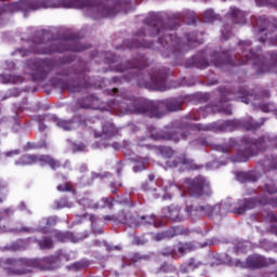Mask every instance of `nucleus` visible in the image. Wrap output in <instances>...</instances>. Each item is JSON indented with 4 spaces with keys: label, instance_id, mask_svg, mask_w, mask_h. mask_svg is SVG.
<instances>
[{
    "label": "nucleus",
    "instance_id": "nucleus-1",
    "mask_svg": "<svg viewBox=\"0 0 277 277\" xmlns=\"http://www.w3.org/2000/svg\"><path fill=\"white\" fill-rule=\"evenodd\" d=\"M146 28H140L132 40H124L123 45L127 49H155V43L146 41L147 36L149 38L158 37V44H160L159 52L162 57H174L179 60L183 55V49H196L198 44V38L195 32L185 34L186 43H183L181 38L172 34L174 29L179 27L176 23L169 21L163 22V17L157 13H149L148 16L143 21Z\"/></svg>",
    "mask_w": 277,
    "mask_h": 277
},
{
    "label": "nucleus",
    "instance_id": "nucleus-2",
    "mask_svg": "<svg viewBox=\"0 0 277 277\" xmlns=\"http://www.w3.org/2000/svg\"><path fill=\"white\" fill-rule=\"evenodd\" d=\"M252 41H240L239 49L241 54H235L234 58L227 53H214L213 64L215 68H224L233 66H246V64H252L255 75H265V72H275L277 75V53H268L269 63L265 56H261L259 52H253Z\"/></svg>",
    "mask_w": 277,
    "mask_h": 277
},
{
    "label": "nucleus",
    "instance_id": "nucleus-3",
    "mask_svg": "<svg viewBox=\"0 0 277 277\" xmlns=\"http://www.w3.org/2000/svg\"><path fill=\"white\" fill-rule=\"evenodd\" d=\"M32 47L26 50L25 55L35 53V55H53V53H65V51H72L74 53H81L90 49V45L82 44L76 35H68L60 39H52L51 32H37L32 38Z\"/></svg>",
    "mask_w": 277,
    "mask_h": 277
},
{
    "label": "nucleus",
    "instance_id": "nucleus-4",
    "mask_svg": "<svg viewBox=\"0 0 277 277\" xmlns=\"http://www.w3.org/2000/svg\"><path fill=\"white\" fill-rule=\"evenodd\" d=\"M26 3H29V10H41V8L85 10V8H94L104 18H114L117 14L113 0H27Z\"/></svg>",
    "mask_w": 277,
    "mask_h": 277
},
{
    "label": "nucleus",
    "instance_id": "nucleus-5",
    "mask_svg": "<svg viewBox=\"0 0 277 277\" xmlns=\"http://www.w3.org/2000/svg\"><path fill=\"white\" fill-rule=\"evenodd\" d=\"M90 67L83 62H79L70 67H61L55 71L56 77L51 79L54 88L61 90H67L68 92H81V90H88L92 88L90 82ZM61 77V78H57Z\"/></svg>",
    "mask_w": 277,
    "mask_h": 277
},
{
    "label": "nucleus",
    "instance_id": "nucleus-6",
    "mask_svg": "<svg viewBox=\"0 0 277 277\" xmlns=\"http://www.w3.org/2000/svg\"><path fill=\"white\" fill-rule=\"evenodd\" d=\"M148 66V61L145 56H140L134 61V63H129L126 67L117 68L119 72H124V70H133L130 72L128 78L123 77L126 81H131V79L137 78V84L140 88H147L148 90H157L158 92H166L168 90V75H170L169 68L155 69L148 75L149 80L142 79V74L135 75V70L141 72Z\"/></svg>",
    "mask_w": 277,
    "mask_h": 277
},
{
    "label": "nucleus",
    "instance_id": "nucleus-7",
    "mask_svg": "<svg viewBox=\"0 0 277 277\" xmlns=\"http://www.w3.org/2000/svg\"><path fill=\"white\" fill-rule=\"evenodd\" d=\"M108 106L113 111L118 114H140L148 116V118H163L166 114L159 110V106L154 102L135 97L129 93L108 102Z\"/></svg>",
    "mask_w": 277,
    "mask_h": 277
},
{
    "label": "nucleus",
    "instance_id": "nucleus-8",
    "mask_svg": "<svg viewBox=\"0 0 277 277\" xmlns=\"http://www.w3.org/2000/svg\"><path fill=\"white\" fill-rule=\"evenodd\" d=\"M265 137L261 136L259 138H251L243 136L240 141V146L237 154L234 157V161L238 163H246L250 161L251 157H254L259 150H265Z\"/></svg>",
    "mask_w": 277,
    "mask_h": 277
},
{
    "label": "nucleus",
    "instance_id": "nucleus-9",
    "mask_svg": "<svg viewBox=\"0 0 277 277\" xmlns=\"http://www.w3.org/2000/svg\"><path fill=\"white\" fill-rule=\"evenodd\" d=\"M55 61L51 58H35L29 61V68L31 70L30 77L32 81H44L53 70H55Z\"/></svg>",
    "mask_w": 277,
    "mask_h": 277
},
{
    "label": "nucleus",
    "instance_id": "nucleus-10",
    "mask_svg": "<svg viewBox=\"0 0 277 277\" xmlns=\"http://www.w3.org/2000/svg\"><path fill=\"white\" fill-rule=\"evenodd\" d=\"M252 25L258 29L259 34H264L265 37L260 38V42L263 44H276L277 41V27L272 25L269 19L265 16H260L255 21L252 19Z\"/></svg>",
    "mask_w": 277,
    "mask_h": 277
},
{
    "label": "nucleus",
    "instance_id": "nucleus-11",
    "mask_svg": "<svg viewBox=\"0 0 277 277\" xmlns=\"http://www.w3.org/2000/svg\"><path fill=\"white\" fill-rule=\"evenodd\" d=\"M239 207L234 210V213L237 215H243L246 211H250V209H254L256 205H262V207H271L277 208V197L276 198H267L266 196L255 197V198H245L238 201Z\"/></svg>",
    "mask_w": 277,
    "mask_h": 277
},
{
    "label": "nucleus",
    "instance_id": "nucleus-12",
    "mask_svg": "<svg viewBox=\"0 0 277 277\" xmlns=\"http://www.w3.org/2000/svg\"><path fill=\"white\" fill-rule=\"evenodd\" d=\"M250 97L252 94L246 90V88H240L238 91H233L230 89L221 88L220 89V103H228V101H240L248 105L250 103Z\"/></svg>",
    "mask_w": 277,
    "mask_h": 277
},
{
    "label": "nucleus",
    "instance_id": "nucleus-13",
    "mask_svg": "<svg viewBox=\"0 0 277 277\" xmlns=\"http://www.w3.org/2000/svg\"><path fill=\"white\" fill-rule=\"evenodd\" d=\"M189 196L193 198H200V196H208L209 194V182L203 176H196L194 179H187L185 181Z\"/></svg>",
    "mask_w": 277,
    "mask_h": 277
},
{
    "label": "nucleus",
    "instance_id": "nucleus-14",
    "mask_svg": "<svg viewBox=\"0 0 277 277\" xmlns=\"http://www.w3.org/2000/svg\"><path fill=\"white\" fill-rule=\"evenodd\" d=\"M53 237L60 243H66V241H71V243H79V241H83V239H88L90 235L88 234V232L78 233L77 235H75L72 232H60L55 229L53 232Z\"/></svg>",
    "mask_w": 277,
    "mask_h": 277
},
{
    "label": "nucleus",
    "instance_id": "nucleus-15",
    "mask_svg": "<svg viewBox=\"0 0 277 277\" xmlns=\"http://www.w3.org/2000/svg\"><path fill=\"white\" fill-rule=\"evenodd\" d=\"M167 166H169V168L183 166L186 170H198V166H196L193 159L187 158L185 154L176 156L172 161H167Z\"/></svg>",
    "mask_w": 277,
    "mask_h": 277
},
{
    "label": "nucleus",
    "instance_id": "nucleus-16",
    "mask_svg": "<svg viewBox=\"0 0 277 277\" xmlns=\"http://www.w3.org/2000/svg\"><path fill=\"white\" fill-rule=\"evenodd\" d=\"M119 224H124L126 226H130V228H137V226H140V221L133 212L123 210L119 214Z\"/></svg>",
    "mask_w": 277,
    "mask_h": 277
},
{
    "label": "nucleus",
    "instance_id": "nucleus-17",
    "mask_svg": "<svg viewBox=\"0 0 277 277\" xmlns=\"http://www.w3.org/2000/svg\"><path fill=\"white\" fill-rule=\"evenodd\" d=\"M266 119H260V121H254L252 117H246L239 121V124L245 129V131H256L265 124Z\"/></svg>",
    "mask_w": 277,
    "mask_h": 277
},
{
    "label": "nucleus",
    "instance_id": "nucleus-18",
    "mask_svg": "<svg viewBox=\"0 0 277 277\" xmlns=\"http://www.w3.org/2000/svg\"><path fill=\"white\" fill-rule=\"evenodd\" d=\"M176 235H183V227H172L171 229L157 233L154 239L155 241H163V239H172V237H176Z\"/></svg>",
    "mask_w": 277,
    "mask_h": 277
},
{
    "label": "nucleus",
    "instance_id": "nucleus-19",
    "mask_svg": "<svg viewBox=\"0 0 277 277\" xmlns=\"http://www.w3.org/2000/svg\"><path fill=\"white\" fill-rule=\"evenodd\" d=\"M227 16L228 18H230L234 25H243L246 23V13H243V11L237 9L236 6H232L229 9Z\"/></svg>",
    "mask_w": 277,
    "mask_h": 277
},
{
    "label": "nucleus",
    "instance_id": "nucleus-20",
    "mask_svg": "<svg viewBox=\"0 0 277 277\" xmlns=\"http://www.w3.org/2000/svg\"><path fill=\"white\" fill-rule=\"evenodd\" d=\"M115 135H118V129L114 123H105L102 127V133L95 132V137H104V140H111Z\"/></svg>",
    "mask_w": 277,
    "mask_h": 277
},
{
    "label": "nucleus",
    "instance_id": "nucleus-21",
    "mask_svg": "<svg viewBox=\"0 0 277 277\" xmlns=\"http://www.w3.org/2000/svg\"><path fill=\"white\" fill-rule=\"evenodd\" d=\"M247 265L248 267H251V269H261V267H267L268 262L267 259L259 255H250L247 259Z\"/></svg>",
    "mask_w": 277,
    "mask_h": 277
},
{
    "label": "nucleus",
    "instance_id": "nucleus-22",
    "mask_svg": "<svg viewBox=\"0 0 277 277\" xmlns=\"http://www.w3.org/2000/svg\"><path fill=\"white\" fill-rule=\"evenodd\" d=\"M39 163H41V166H49L51 170H58V168H62V161L50 155L39 156Z\"/></svg>",
    "mask_w": 277,
    "mask_h": 277
},
{
    "label": "nucleus",
    "instance_id": "nucleus-23",
    "mask_svg": "<svg viewBox=\"0 0 277 277\" xmlns=\"http://www.w3.org/2000/svg\"><path fill=\"white\" fill-rule=\"evenodd\" d=\"M164 217L171 222H181V208L177 206H170L163 209Z\"/></svg>",
    "mask_w": 277,
    "mask_h": 277
},
{
    "label": "nucleus",
    "instance_id": "nucleus-24",
    "mask_svg": "<svg viewBox=\"0 0 277 277\" xmlns=\"http://www.w3.org/2000/svg\"><path fill=\"white\" fill-rule=\"evenodd\" d=\"M34 163H40V156L38 155H23L18 160H15V166H34Z\"/></svg>",
    "mask_w": 277,
    "mask_h": 277
},
{
    "label": "nucleus",
    "instance_id": "nucleus-25",
    "mask_svg": "<svg viewBox=\"0 0 277 277\" xmlns=\"http://www.w3.org/2000/svg\"><path fill=\"white\" fill-rule=\"evenodd\" d=\"M42 263H43V269L51 272L60 267L61 261L58 255H51L48 258H43Z\"/></svg>",
    "mask_w": 277,
    "mask_h": 277
},
{
    "label": "nucleus",
    "instance_id": "nucleus-26",
    "mask_svg": "<svg viewBox=\"0 0 277 277\" xmlns=\"http://www.w3.org/2000/svg\"><path fill=\"white\" fill-rule=\"evenodd\" d=\"M55 224H57L56 216L43 217L39 222L38 229L40 230V233L47 234V233H49V228H51V226H55Z\"/></svg>",
    "mask_w": 277,
    "mask_h": 277
},
{
    "label": "nucleus",
    "instance_id": "nucleus-27",
    "mask_svg": "<svg viewBox=\"0 0 277 277\" xmlns=\"http://www.w3.org/2000/svg\"><path fill=\"white\" fill-rule=\"evenodd\" d=\"M98 97L94 95H89L87 97L78 100V105L82 109H94V106L96 105V103H98Z\"/></svg>",
    "mask_w": 277,
    "mask_h": 277
},
{
    "label": "nucleus",
    "instance_id": "nucleus-28",
    "mask_svg": "<svg viewBox=\"0 0 277 277\" xmlns=\"http://www.w3.org/2000/svg\"><path fill=\"white\" fill-rule=\"evenodd\" d=\"M214 129L215 131L221 132L236 131V129H239V123L235 120H226L223 121L221 124L215 126Z\"/></svg>",
    "mask_w": 277,
    "mask_h": 277
},
{
    "label": "nucleus",
    "instance_id": "nucleus-29",
    "mask_svg": "<svg viewBox=\"0 0 277 277\" xmlns=\"http://www.w3.org/2000/svg\"><path fill=\"white\" fill-rule=\"evenodd\" d=\"M22 263L26 268L18 271L17 274L19 275L31 274V272H34V268L40 267V261L38 260H23Z\"/></svg>",
    "mask_w": 277,
    "mask_h": 277
},
{
    "label": "nucleus",
    "instance_id": "nucleus-30",
    "mask_svg": "<svg viewBox=\"0 0 277 277\" xmlns=\"http://www.w3.org/2000/svg\"><path fill=\"white\" fill-rule=\"evenodd\" d=\"M205 54V52H200L199 55H195L192 58L193 65L192 68H199L200 70L208 68L209 66V61H207V58H205V56H202Z\"/></svg>",
    "mask_w": 277,
    "mask_h": 277
},
{
    "label": "nucleus",
    "instance_id": "nucleus-31",
    "mask_svg": "<svg viewBox=\"0 0 277 277\" xmlns=\"http://www.w3.org/2000/svg\"><path fill=\"white\" fill-rule=\"evenodd\" d=\"M153 140H167L168 142H174V144H179L180 137L179 133L176 132H167L163 134H153L151 135Z\"/></svg>",
    "mask_w": 277,
    "mask_h": 277
},
{
    "label": "nucleus",
    "instance_id": "nucleus-32",
    "mask_svg": "<svg viewBox=\"0 0 277 277\" xmlns=\"http://www.w3.org/2000/svg\"><path fill=\"white\" fill-rule=\"evenodd\" d=\"M85 267H90V261L79 260L78 262L68 265L67 269H69V272H81L82 269H85Z\"/></svg>",
    "mask_w": 277,
    "mask_h": 277
},
{
    "label": "nucleus",
    "instance_id": "nucleus-33",
    "mask_svg": "<svg viewBox=\"0 0 277 277\" xmlns=\"http://www.w3.org/2000/svg\"><path fill=\"white\" fill-rule=\"evenodd\" d=\"M63 184H58L56 189L57 192H71V194H75L77 190H75V184L72 182L68 181V177L63 176Z\"/></svg>",
    "mask_w": 277,
    "mask_h": 277
},
{
    "label": "nucleus",
    "instance_id": "nucleus-34",
    "mask_svg": "<svg viewBox=\"0 0 277 277\" xmlns=\"http://www.w3.org/2000/svg\"><path fill=\"white\" fill-rule=\"evenodd\" d=\"M164 105H166L167 111H181L183 109L181 102H179V100L176 98L167 100L164 102Z\"/></svg>",
    "mask_w": 277,
    "mask_h": 277
},
{
    "label": "nucleus",
    "instance_id": "nucleus-35",
    "mask_svg": "<svg viewBox=\"0 0 277 277\" xmlns=\"http://www.w3.org/2000/svg\"><path fill=\"white\" fill-rule=\"evenodd\" d=\"M93 209H111L114 207V200L109 197L102 198L98 202L94 203Z\"/></svg>",
    "mask_w": 277,
    "mask_h": 277
},
{
    "label": "nucleus",
    "instance_id": "nucleus-36",
    "mask_svg": "<svg viewBox=\"0 0 277 277\" xmlns=\"http://www.w3.org/2000/svg\"><path fill=\"white\" fill-rule=\"evenodd\" d=\"M37 243L40 250H51L54 247L53 238L49 236L43 237L41 240H37Z\"/></svg>",
    "mask_w": 277,
    "mask_h": 277
},
{
    "label": "nucleus",
    "instance_id": "nucleus-37",
    "mask_svg": "<svg viewBox=\"0 0 277 277\" xmlns=\"http://www.w3.org/2000/svg\"><path fill=\"white\" fill-rule=\"evenodd\" d=\"M196 250V246L193 242H180L177 251L181 253L182 256L187 254V252H194Z\"/></svg>",
    "mask_w": 277,
    "mask_h": 277
},
{
    "label": "nucleus",
    "instance_id": "nucleus-38",
    "mask_svg": "<svg viewBox=\"0 0 277 277\" xmlns=\"http://www.w3.org/2000/svg\"><path fill=\"white\" fill-rule=\"evenodd\" d=\"M187 213H192L193 211H199V213H206L209 215V213H213V207L207 205V206H200L198 208H194V206H188L186 208Z\"/></svg>",
    "mask_w": 277,
    "mask_h": 277
},
{
    "label": "nucleus",
    "instance_id": "nucleus-39",
    "mask_svg": "<svg viewBox=\"0 0 277 277\" xmlns=\"http://www.w3.org/2000/svg\"><path fill=\"white\" fill-rule=\"evenodd\" d=\"M57 127H60V129H64V131H72V129H75V120L69 119V120H64V119H60L56 121Z\"/></svg>",
    "mask_w": 277,
    "mask_h": 277
},
{
    "label": "nucleus",
    "instance_id": "nucleus-40",
    "mask_svg": "<svg viewBox=\"0 0 277 277\" xmlns=\"http://www.w3.org/2000/svg\"><path fill=\"white\" fill-rule=\"evenodd\" d=\"M174 272H176V267L168 262H163L158 267V274H172Z\"/></svg>",
    "mask_w": 277,
    "mask_h": 277
},
{
    "label": "nucleus",
    "instance_id": "nucleus-41",
    "mask_svg": "<svg viewBox=\"0 0 277 277\" xmlns=\"http://www.w3.org/2000/svg\"><path fill=\"white\" fill-rule=\"evenodd\" d=\"M239 142L235 138H229L228 145L224 146V145H220L217 146V150L220 153H224L225 155L230 153V148H235V146H238Z\"/></svg>",
    "mask_w": 277,
    "mask_h": 277
},
{
    "label": "nucleus",
    "instance_id": "nucleus-42",
    "mask_svg": "<svg viewBox=\"0 0 277 277\" xmlns=\"http://www.w3.org/2000/svg\"><path fill=\"white\" fill-rule=\"evenodd\" d=\"M213 21H217V14L213 11V9H208L203 12V23H213Z\"/></svg>",
    "mask_w": 277,
    "mask_h": 277
},
{
    "label": "nucleus",
    "instance_id": "nucleus-43",
    "mask_svg": "<svg viewBox=\"0 0 277 277\" xmlns=\"http://www.w3.org/2000/svg\"><path fill=\"white\" fill-rule=\"evenodd\" d=\"M54 205H55L56 209H66V208L70 209V207H72V202H69L68 198H66V197H63V198L56 200Z\"/></svg>",
    "mask_w": 277,
    "mask_h": 277
},
{
    "label": "nucleus",
    "instance_id": "nucleus-44",
    "mask_svg": "<svg viewBox=\"0 0 277 277\" xmlns=\"http://www.w3.org/2000/svg\"><path fill=\"white\" fill-rule=\"evenodd\" d=\"M188 129H190V131H211L213 130V127L203 126L201 123H193L188 126Z\"/></svg>",
    "mask_w": 277,
    "mask_h": 277
},
{
    "label": "nucleus",
    "instance_id": "nucleus-45",
    "mask_svg": "<svg viewBox=\"0 0 277 277\" xmlns=\"http://www.w3.org/2000/svg\"><path fill=\"white\" fill-rule=\"evenodd\" d=\"M159 150L162 157H164L166 159H170L174 156V149H172V147L161 146L159 147Z\"/></svg>",
    "mask_w": 277,
    "mask_h": 277
},
{
    "label": "nucleus",
    "instance_id": "nucleus-46",
    "mask_svg": "<svg viewBox=\"0 0 277 277\" xmlns=\"http://www.w3.org/2000/svg\"><path fill=\"white\" fill-rule=\"evenodd\" d=\"M159 254H161V256H176V251L174 250V248L172 247H164Z\"/></svg>",
    "mask_w": 277,
    "mask_h": 277
},
{
    "label": "nucleus",
    "instance_id": "nucleus-47",
    "mask_svg": "<svg viewBox=\"0 0 277 277\" xmlns=\"http://www.w3.org/2000/svg\"><path fill=\"white\" fill-rule=\"evenodd\" d=\"M36 148H47V141H43L40 144L28 142L26 144V150H36Z\"/></svg>",
    "mask_w": 277,
    "mask_h": 277
},
{
    "label": "nucleus",
    "instance_id": "nucleus-48",
    "mask_svg": "<svg viewBox=\"0 0 277 277\" xmlns=\"http://www.w3.org/2000/svg\"><path fill=\"white\" fill-rule=\"evenodd\" d=\"M223 40H228L233 35V28L229 25L223 26L221 29Z\"/></svg>",
    "mask_w": 277,
    "mask_h": 277
},
{
    "label": "nucleus",
    "instance_id": "nucleus-49",
    "mask_svg": "<svg viewBox=\"0 0 277 277\" xmlns=\"http://www.w3.org/2000/svg\"><path fill=\"white\" fill-rule=\"evenodd\" d=\"M256 5H269L271 8H277V0H255Z\"/></svg>",
    "mask_w": 277,
    "mask_h": 277
},
{
    "label": "nucleus",
    "instance_id": "nucleus-50",
    "mask_svg": "<svg viewBox=\"0 0 277 277\" xmlns=\"http://www.w3.org/2000/svg\"><path fill=\"white\" fill-rule=\"evenodd\" d=\"M264 192H266V194H277V187L276 184L271 182L268 184L264 185Z\"/></svg>",
    "mask_w": 277,
    "mask_h": 277
},
{
    "label": "nucleus",
    "instance_id": "nucleus-51",
    "mask_svg": "<svg viewBox=\"0 0 277 277\" xmlns=\"http://www.w3.org/2000/svg\"><path fill=\"white\" fill-rule=\"evenodd\" d=\"M261 111H264L265 114H269V111H274L276 109V106H274L273 103L268 104H260Z\"/></svg>",
    "mask_w": 277,
    "mask_h": 277
},
{
    "label": "nucleus",
    "instance_id": "nucleus-52",
    "mask_svg": "<svg viewBox=\"0 0 277 277\" xmlns=\"http://www.w3.org/2000/svg\"><path fill=\"white\" fill-rule=\"evenodd\" d=\"M184 23H186V25H196V14L194 13L186 14L184 17Z\"/></svg>",
    "mask_w": 277,
    "mask_h": 277
},
{
    "label": "nucleus",
    "instance_id": "nucleus-53",
    "mask_svg": "<svg viewBox=\"0 0 277 277\" xmlns=\"http://www.w3.org/2000/svg\"><path fill=\"white\" fill-rule=\"evenodd\" d=\"M141 220H147V224H154L156 228H159V226H163V222L157 223L155 220V216H142Z\"/></svg>",
    "mask_w": 277,
    "mask_h": 277
},
{
    "label": "nucleus",
    "instance_id": "nucleus-54",
    "mask_svg": "<svg viewBox=\"0 0 277 277\" xmlns=\"http://www.w3.org/2000/svg\"><path fill=\"white\" fill-rule=\"evenodd\" d=\"M104 62L105 64H116L118 62V57L111 53H106Z\"/></svg>",
    "mask_w": 277,
    "mask_h": 277
},
{
    "label": "nucleus",
    "instance_id": "nucleus-55",
    "mask_svg": "<svg viewBox=\"0 0 277 277\" xmlns=\"http://www.w3.org/2000/svg\"><path fill=\"white\" fill-rule=\"evenodd\" d=\"M120 187H122L121 182H111L109 184V188L113 194H118V189H120Z\"/></svg>",
    "mask_w": 277,
    "mask_h": 277
},
{
    "label": "nucleus",
    "instance_id": "nucleus-56",
    "mask_svg": "<svg viewBox=\"0 0 277 277\" xmlns=\"http://www.w3.org/2000/svg\"><path fill=\"white\" fill-rule=\"evenodd\" d=\"M241 176L245 180V182L249 181L251 183H256V175L252 173H242Z\"/></svg>",
    "mask_w": 277,
    "mask_h": 277
},
{
    "label": "nucleus",
    "instance_id": "nucleus-57",
    "mask_svg": "<svg viewBox=\"0 0 277 277\" xmlns=\"http://www.w3.org/2000/svg\"><path fill=\"white\" fill-rule=\"evenodd\" d=\"M103 220L105 222H115L116 224H119L120 214L119 215H104Z\"/></svg>",
    "mask_w": 277,
    "mask_h": 277
},
{
    "label": "nucleus",
    "instance_id": "nucleus-58",
    "mask_svg": "<svg viewBox=\"0 0 277 277\" xmlns=\"http://www.w3.org/2000/svg\"><path fill=\"white\" fill-rule=\"evenodd\" d=\"M267 166H269V168H272L273 170H276L277 168V156H271L269 158H267Z\"/></svg>",
    "mask_w": 277,
    "mask_h": 277
},
{
    "label": "nucleus",
    "instance_id": "nucleus-59",
    "mask_svg": "<svg viewBox=\"0 0 277 277\" xmlns=\"http://www.w3.org/2000/svg\"><path fill=\"white\" fill-rule=\"evenodd\" d=\"M121 202H122V205H126L127 207H134L135 206V203H133V200H131V197L123 198V200Z\"/></svg>",
    "mask_w": 277,
    "mask_h": 277
},
{
    "label": "nucleus",
    "instance_id": "nucleus-60",
    "mask_svg": "<svg viewBox=\"0 0 277 277\" xmlns=\"http://www.w3.org/2000/svg\"><path fill=\"white\" fill-rule=\"evenodd\" d=\"M187 266L190 267L192 269H196V267H198V263H196V260L192 258L188 260Z\"/></svg>",
    "mask_w": 277,
    "mask_h": 277
},
{
    "label": "nucleus",
    "instance_id": "nucleus-61",
    "mask_svg": "<svg viewBox=\"0 0 277 277\" xmlns=\"http://www.w3.org/2000/svg\"><path fill=\"white\" fill-rule=\"evenodd\" d=\"M267 220H268V222H271V224L277 223V214L268 213L267 214Z\"/></svg>",
    "mask_w": 277,
    "mask_h": 277
},
{
    "label": "nucleus",
    "instance_id": "nucleus-62",
    "mask_svg": "<svg viewBox=\"0 0 277 277\" xmlns=\"http://www.w3.org/2000/svg\"><path fill=\"white\" fill-rule=\"evenodd\" d=\"M75 150H78L79 153H84V150L87 149L85 144H78L74 146Z\"/></svg>",
    "mask_w": 277,
    "mask_h": 277
},
{
    "label": "nucleus",
    "instance_id": "nucleus-63",
    "mask_svg": "<svg viewBox=\"0 0 277 277\" xmlns=\"http://www.w3.org/2000/svg\"><path fill=\"white\" fill-rule=\"evenodd\" d=\"M122 170H123L122 162H118L117 169H116L117 176H122Z\"/></svg>",
    "mask_w": 277,
    "mask_h": 277
},
{
    "label": "nucleus",
    "instance_id": "nucleus-64",
    "mask_svg": "<svg viewBox=\"0 0 277 277\" xmlns=\"http://www.w3.org/2000/svg\"><path fill=\"white\" fill-rule=\"evenodd\" d=\"M14 155H21V150L14 149L5 153V157H14Z\"/></svg>",
    "mask_w": 277,
    "mask_h": 277
}]
</instances>
